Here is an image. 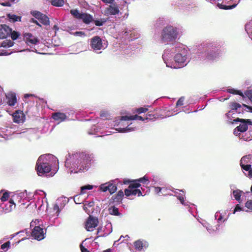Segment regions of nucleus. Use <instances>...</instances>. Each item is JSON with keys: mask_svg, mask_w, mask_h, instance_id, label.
<instances>
[{"mask_svg": "<svg viewBox=\"0 0 252 252\" xmlns=\"http://www.w3.org/2000/svg\"><path fill=\"white\" fill-rule=\"evenodd\" d=\"M189 51L184 45L175 43L164 50L162 59L168 67L179 68L189 62Z\"/></svg>", "mask_w": 252, "mask_h": 252, "instance_id": "1", "label": "nucleus"}, {"mask_svg": "<svg viewBox=\"0 0 252 252\" xmlns=\"http://www.w3.org/2000/svg\"><path fill=\"white\" fill-rule=\"evenodd\" d=\"M91 156L85 153L68 155L65 162V166L70 174L77 173L88 170L91 161Z\"/></svg>", "mask_w": 252, "mask_h": 252, "instance_id": "2", "label": "nucleus"}, {"mask_svg": "<svg viewBox=\"0 0 252 252\" xmlns=\"http://www.w3.org/2000/svg\"><path fill=\"white\" fill-rule=\"evenodd\" d=\"M58 160L51 154L43 155L39 157L36 162V170L39 176L51 171L53 176L58 170Z\"/></svg>", "mask_w": 252, "mask_h": 252, "instance_id": "3", "label": "nucleus"}, {"mask_svg": "<svg viewBox=\"0 0 252 252\" xmlns=\"http://www.w3.org/2000/svg\"><path fill=\"white\" fill-rule=\"evenodd\" d=\"M197 53L198 59L208 61L215 60L219 55L216 45L213 43H203L199 47Z\"/></svg>", "mask_w": 252, "mask_h": 252, "instance_id": "4", "label": "nucleus"}, {"mask_svg": "<svg viewBox=\"0 0 252 252\" xmlns=\"http://www.w3.org/2000/svg\"><path fill=\"white\" fill-rule=\"evenodd\" d=\"M178 29L172 26L165 27L162 30L161 40L162 43H166L175 40L178 36Z\"/></svg>", "mask_w": 252, "mask_h": 252, "instance_id": "5", "label": "nucleus"}, {"mask_svg": "<svg viewBox=\"0 0 252 252\" xmlns=\"http://www.w3.org/2000/svg\"><path fill=\"white\" fill-rule=\"evenodd\" d=\"M229 107L230 110L225 114V117L228 123L233 124L235 122L234 120L238 118L236 117V114L242 113L244 109L240 104L236 102L230 103Z\"/></svg>", "mask_w": 252, "mask_h": 252, "instance_id": "6", "label": "nucleus"}, {"mask_svg": "<svg viewBox=\"0 0 252 252\" xmlns=\"http://www.w3.org/2000/svg\"><path fill=\"white\" fill-rule=\"evenodd\" d=\"M91 46L94 52L100 53L101 52L98 51L105 49L107 47V42L102 41L100 37L96 36L91 39Z\"/></svg>", "mask_w": 252, "mask_h": 252, "instance_id": "7", "label": "nucleus"}, {"mask_svg": "<svg viewBox=\"0 0 252 252\" xmlns=\"http://www.w3.org/2000/svg\"><path fill=\"white\" fill-rule=\"evenodd\" d=\"M16 102L17 99L14 93H9L5 94L3 98L0 97V106L2 105L1 107V108L6 106L7 105L10 106H14Z\"/></svg>", "mask_w": 252, "mask_h": 252, "instance_id": "8", "label": "nucleus"}, {"mask_svg": "<svg viewBox=\"0 0 252 252\" xmlns=\"http://www.w3.org/2000/svg\"><path fill=\"white\" fill-rule=\"evenodd\" d=\"M140 186V184L136 182L132 181L130 184L127 189H125V194L126 196L130 195H137L140 196L142 195V192L139 189L137 188Z\"/></svg>", "mask_w": 252, "mask_h": 252, "instance_id": "9", "label": "nucleus"}, {"mask_svg": "<svg viewBox=\"0 0 252 252\" xmlns=\"http://www.w3.org/2000/svg\"><path fill=\"white\" fill-rule=\"evenodd\" d=\"M123 116L121 117L120 118H117L115 122V125H114V126L121 125L123 126H125V125H127V126L125 128H116V130L118 131L119 132H128L132 131H134L136 129L135 127H132L130 125H132V123L129 124L128 122H127V121H125V120H121V118Z\"/></svg>", "mask_w": 252, "mask_h": 252, "instance_id": "10", "label": "nucleus"}, {"mask_svg": "<svg viewBox=\"0 0 252 252\" xmlns=\"http://www.w3.org/2000/svg\"><path fill=\"white\" fill-rule=\"evenodd\" d=\"M118 180L116 179L111 181L102 184L99 187V189L103 192L109 191L111 194L114 193L117 190L116 183Z\"/></svg>", "mask_w": 252, "mask_h": 252, "instance_id": "11", "label": "nucleus"}, {"mask_svg": "<svg viewBox=\"0 0 252 252\" xmlns=\"http://www.w3.org/2000/svg\"><path fill=\"white\" fill-rule=\"evenodd\" d=\"M18 197L19 195H15L12 196V198H11L8 202L0 203V206L5 213L10 212L15 208L16 205L14 200L18 198Z\"/></svg>", "mask_w": 252, "mask_h": 252, "instance_id": "12", "label": "nucleus"}, {"mask_svg": "<svg viewBox=\"0 0 252 252\" xmlns=\"http://www.w3.org/2000/svg\"><path fill=\"white\" fill-rule=\"evenodd\" d=\"M45 234L46 232H44L43 229L39 226H34L32 233V236L38 241L43 239Z\"/></svg>", "mask_w": 252, "mask_h": 252, "instance_id": "13", "label": "nucleus"}, {"mask_svg": "<svg viewBox=\"0 0 252 252\" xmlns=\"http://www.w3.org/2000/svg\"><path fill=\"white\" fill-rule=\"evenodd\" d=\"M98 223V219L90 216L86 221L85 228L87 231H92L97 226Z\"/></svg>", "mask_w": 252, "mask_h": 252, "instance_id": "14", "label": "nucleus"}, {"mask_svg": "<svg viewBox=\"0 0 252 252\" xmlns=\"http://www.w3.org/2000/svg\"><path fill=\"white\" fill-rule=\"evenodd\" d=\"M234 122H240L241 123L237 127L240 129L241 132L246 131L248 128V125H252V122L250 120H244L240 118H236L234 120Z\"/></svg>", "mask_w": 252, "mask_h": 252, "instance_id": "15", "label": "nucleus"}, {"mask_svg": "<svg viewBox=\"0 0 252 252\" xmlns=\"http://www.w3.org/2000/svg\"><path fill=\"white\" fill-rule=\"evenodd\" d=\"M120 12L119 7L117 5L113 4L109 5L104 10L103 14L106 16L115 15Z\"/></svg>", "mask_w": 252, "mask_h": 252, "instance_id": "16", "label": "nucleus"}, {"mask_svg": "<svg viewBox=\"0 0 252 252\" xmlns=\"http://www.w3.org/2000/svg\"><path fill=\"white\" fill-rule=\"evenodd\" d=\"M24 39L27 44L30 46L35 45L39 42V40L30 33H25Z\"/></svg>", "mask_w": 252, "mask_h": 252, "instance_id": "17", "label": "nucleus"}, {"mask_svg": "<svg viewBox=\"0 0 252 252\" xmlns=\"http://www.w3.org/2000/svg\"><path fill=\"white\" fill-rule=\"evenodd\" d=\"M11 29L6 25H2L0 26V39L6 38L9 35Z\"/></svg>", "mask_w": 252, "mask_h": 252, "instance_id": "18", "label": "nucleus"}, {"mask_svg": "<svg viewBox=\"0 0 252 252\" xmlns=\"http://www.w3.org/2000/svg\"><path fill=\"white\" fill-rule=\"evenodd\" d=\"M25 115L22 111H16L13 114V121L16 123H23L25 120Z\"/></svg>", "mask_w": 252, "mask_h": 252, "instance_id": "19", "label": "nucleus"}, {"mask_svg": "<svg viewBox=\"0 0 252 252\" xmlns=\"http://www.w3.org/2000/svg\"><path fill=\"white\" fill-rule=\"evenodd\" d=\"M250 160L249 156H244L241 159L240 165L241 168L246 170L248 171L251 168V165L247 164Z\"/></svg>", "mask_w": 252, "mask_h": 252, "instance_id": "20", "label": "nucleus"}, {"mask_svg": "<svg viewBox=\"0 0 252 252\" xmlns=\"http://www.w3.org/2000/svg\"><path fill=\"white\" fill-rule=\"evenodd\" d=\"M174 192L176 193L175 195L180 201L182 204L185 206L189 205V203L188 201L186 202L184 200L185 192L183 190L175 189Z\"/></svg>", "mask_w": 252, "mask_h": 252, "instance_id": "21", "label": "nucleus"}, {"mask_svg": "<svg viewBox=\"0 0 252 252\" xmlns=\"http://www.w3.org/2000/svg\"><path fill=\"white\" fill-rule=\"evenodd\" d=\"M52 118L54 120L58 121L59 123H60L65 120L67 118V116L64 113L61 112H56L53 114Z\"/></svg>", "mask_w": 252, "mask_h": 252, "instance_id": "22", "label": "nucleus"}, {"mask_svg": "<svg viewBox=\"0 0 252 252\" xmlns=\"http://www.w3.org/2000/svg\"><path fill=\"white\" fill-rule=\"evenodd\" d=\"M149 118L147 117L146 118H143L141 116H138L137 115L134 116H123L121 118V120L123 121H129V120H139L140 121H144L145 120H148Z\"/></svg>", "mask_w": 252, "mask_h": 252, "instance_id": "23", "label": "nucleus"}, {"mask_svg": "<svg viewBox=\"0 0 252 252\" xmlns=\"http://www.w3.org/2000/svg\"><path fill=\"white\" fill-rule=\"evenodd\" d=\"M109 127V126H108V125H107L106 126H101V125H98L97 126H94L89 131L88 133L89 134H95L101 128H108Z\"/></svg>", "mask_w": 252, "mask_h": 252, "instance_id": "24", "label": "nucleus"}, {"mask_svg": "<svg viewBox=\"0 0 252 252\" xmlns=\"http://www.w3.org/2000/svg\"><path fill=\"white\" fill-rule=\"evenodd\" d=\"M80 19L82 20L85 24H89L93 21V18L90 14L82 13L81 17Z\"/></svg>", "mask_w": 252, "mask_h": 252, "instance_id": "25", "label": "nucleus"}, {"mask_svg": "<svg viewBox=\"0 0 252 252\" xmlns=\"http://www.w3.org/2000/svg\"><path fill=\"white\" fill-rule=\"evenodd\" d=\"M134 247L136 249L141 251L143 248L148 247V244L146 241H142L141 240H137L134 242Z\"/></svg>", "mask_w": 252, "mask_h": 252, "instance_id": "26", "label": "nucleus"}, {"mask_svg": "<svg viewBox=\"0 0 252 252\" xmlns=\"http://www.w3.org/2000/svg\"><path fill=\"white\" fill-rule=\"evenodd\" d=\"M243 191L239 189H236L233 191L232 194L235 199L238 201L239 203H241L242 202V199H241V196L242 195V193Z\"/></svg>", "mask_w": 252, "mask_h": 252, "instance_id": "27", "label": "nucleus"}, {"mask_svg": "<svg viewBox=\"0 0 252 252\" xmlns=\"http://www.w3.org/2000/svg\"><path fill=\"white\" fill-rule=\"evenodd\" d=\"M245 30L249 37L252 39V19L245 26Z\"/></svg>", "mask_w": 252, "mask_h": 252, "instance_id": "28", "label": "nucleus"}, {"mask_svg": "<svg viewBox=\"0 0 252 252\" xmlns=\"http://www.w3.org/2000/svg\"><path fill=\"white\" fill-rule=\"evenodd\" d=\"M7 17L11 22H15L17 21H21V17L15 15L13 14H8Z\"/></svg>", "mask_w": 252, "mask_h": 252, "instance_id": "29", "label": "nucleus"}, {"mask_svg": "<svg viewBox=\"0 0 252 252\" xmlns=\"http://www.w3.org/2000/svg\"><path fill=\"white\" fill-rule=\"evenodd\" d=\"M39 22L45 25H49L50 24V21L48 17L42 14L41 17L38 19Z\"/></svg>", "mask_w": 252, "mask_h": 252, "instance_id": "30", "label": "nucleus"}, {"mask_svg": "<svg viewBox=\"0 0 252 252\" xmlns=\"http://www.w3.org/2000/svg\"><path fill=\"white\" fill-rule=\"evenodd\" d=\"M13 42L11 40H6L2 41L1 46L3 48H9L12 47L13 45Z\"/></svg>", "mask_w": 252, "mask_h": 252, "instance_id": "31", "label": "nucleus"}, {"mask_svg": "<svg viewBox=\"0 0 252 252\" xmlns=\"http://www.w3.org/2000/svg\"><path fill=\"white\" fill-rule=\"evenodd\" d=\"M51 4L55 6H62L64 4L63 0H51Z\"/></svg>", "mask_w": 252, "mask_h": 252, "instance_id": "32", "label": "nucleus"}, {"mask_svg": "<svg viewBox=\"0 0 252 252\" xmlns=\"http://www.w3.org/2000/svg\"><path fill=\"white\" fill-rule=\"evenodd\" d=\"M67 201L65 198L62 197L58 199L57 203L59 204L60 208H63L65 205Z\"/></svg>", "mask_w": 252, "mask_h": 252, "instance_id": "33", "label": "nucleus"}, {"mask_svg": "<svg viewBox=\"0 0 252 252\" xmlns=\"http://www.w3.org/2000/svg\"><path fill=\"white\" fill-rule=\"evenodd\" d=\"M9 197V193L5 192L2 195H0V203H2L6 202Z\"/></svg>", "mask_w": 252, "mask_h": 252, "instance_id": "34", "label": "nucleus"}, {"mask_svg": "<svg viewBox=\"0 0 252 252\" xmlns=\"http://www.w3.org/2000/svg\"><path fill=\"white\" fill-rule=\"evenodd\" d=\"M109 212L111 215H113L118 216L120 214L118 209L114 206L110 207L109 209Z\"/></svg>", "mask_w": 252, "mask_h": 252, "instance_id": "35", "label": "nucleus"}, {"mask_svg": "<svg viewBox=\"0 0 252 252\" xmlns=\"http://www.w3.org/2000/svg\"><path fill=\"white\" fill-rule=\"evenodd\" d=\"M70 13L73 15L74 17L80 19L81 17L82 13H79L77 9H72L70 10Z\"/></svg>", "mask_w": 252, "mask_h": 252, "instance_id": "36", "label": "nucleus"}, {"mask_svg": "<svg viewBox=\"0 0 252 252\" xmlns=\"http://www.w3.org/2000/svg\"><path fill=\"white\" fill-rule=\"evenodd\" d=\"M9 35H11V37L12 40H16L18 37L20 36V34L19 32H16L15 31H12L11 29V31L10 32Z\"/></svg>", "mask_w": 252, "mask_h": 252, "instance_id": "37", "label": "nucleus"}, {"mask_svg": "<svg viewBox=\"0 0 252 252\" xmlns=\"http://www.w3.org/2000/svg\"><path fill=\"white\" fill-rule=\"evenodd\" d=\"M134 182H136L137 183H139V182L142 183L143 184L148 185L149 183L148 178L145 176L143 178H141L138 180L134 181Z\"/></svg>", "mask_w": 252, "mask_h": 252, "instance_id": "38", "label": "nucleus"}, {"mask_svg": "<svg viewBox=\"0 0 252 252\" xmlns=\"http://www.w3.org/2000/svg\"><path fill=\"white\" fill-rule=\"evenodd\" d=\"M42 224V220H35L34 221H32L31 222V227H33L35 226H39Z\"/></svg>", "mask_w": 252, "mask_h": 252, "instance_id": "39", "label": "nucleus"}, {"mask_svg": "<svg viewBox=\"0 0 252 252\" xmlns=\"http://www.w3.org/2000/svg\"><path fill=\"white\" fill-rule=\"evenodd\" d=\"M93 188V186L92 185H88L83 186L81 188V194H84L85 193V190L87 189L90 190Z\"/></svg>", "mask_w": 252, "mask_h": 252, "instance_id": "40", "label": "nucleus"}, {"mask_svg": "<svg viewBox=\"0 0 252 252\" xmlns=\"http://www.w3.org/2000/svg\"><path fill=\"white\" fill-rule=\"evenodd\" d=\"M228 92L232 94H239L243 96V93L239 90H235L233 88L229 89L227 90Z\"/></svg>", "mask_w": 252, "mask_h": 252, "instance_id": "41", "label": "nucleus"}, {"mask_svg": "<svg viewBox=\"0 0 252 252\" xmlns=\"http://www.w3.org/2000/svg\"><path fill=\"white\" fill-rule=\"evenodd\" d=\"M218 6L220 9H233V8L235 7L237 5V4H233L231 6H226L220 4H218Z\"/></svg>", "mask_w": 252, "mask_h": 252, "instance_id": "42", "label": "nucleus"}, {"mask_svg": "<svg viewBox=\"0 0 252 252\" xmlns=\"http://www.w3.org/2000/svg\"><path fill=\"white\" fill-rule=\"evenodd\" d=\"M245 207L248 211H252V200L247 201L245 203Z\"/></svg>", "mask_w": 252, "mask_h": 252, "instance_id": "43", "label": "nucleus"}, {"mask_svg": "<svg viewBox=\"0 0 252 252\" xmlns=\"http://www.w3.org/2000/svg\"><path fill=\"white\" fill-rule=\"evenodd\" d=\"M205 227H206V229H207V231L210 233H212L213 232L216 231L217 230H218L219 229V227H220V225H219V224L217 225V226H216L215 229H213L212 226H206Z\"/></svg>", "mask_w": 252, "mask_h": 252, "instance_id": "44", "label": "nucleus"}, {"mask_svg": "<svg viewBox=\"0 0 252 252\" xmlns=\"http://www.w3.org/2000/svg\"><path fill=\"white\" fill-rule=\"evenodd\" d=\"M245 211L246 212H248V210H245V209H244V208L241 207L239 204H237L234 211H233V214H235L236 212H238V211Z\"/></svg>", "mask_w": 252, "mask_h": 252, "instance_id": "45", "label": "nucleus"}, {"mask_svg": "<svg viewBox=\"0 0 252 252\" xmlns=\"http://www.w3.org/2000/svg\"><path fill=\"white\" fill-rule=\"evenodd\" d=\"M131 32V30L130 29H125L124 31H123L121 32L122 35H125L126 36H126L130 33V32Z\"/></svg>", "mask_w": 252, "mask_h": 252, "instance_id": "46", "label": "nucleus"}, {"mask_svg": "<svg viewBox=\"0 0 252 252\" xmlns=\"http://www.w3.org/2000/svg\"><path fill=\"white\" fill-rule=\"evenodd\" d=\"M32 14L33 15V16H34L35 18H36L38 20L39 19V18L42 15V14L40 12L37 11H34L32 12Z\"/></svg>", "mask_w": 252, "mask_h": 252, "instance_id": "47", "label": "nucleus"}, {"mask_svg": "<svg viewBox=\"0 0 252 252\" xmlns=\"http://www.w3.org/2000/svg\"><path fill=\"white\" fill-rule=\"evenodd\" d=\"M148 109L147 108L141 107V108L136 109V112L138 113V114H141V113H145V112H147L148 111Z\"/></svg>", "mask_w": 252, "mask_h": 252, "instance_id": "48", "label": "nucleus"}, {"mask_svg": "<svg viewBox=\"0 0 252 252\" xmlns=\"http://www.w3.org/2000/svg\"><path fill=\"white\" fill-rule=\"evenodd\" d=\"M184 99L185 98L184 97H181V98H180L178 101L177 102L176 106H180L183 105Z\"/></svg>", "mask_w": 252, "mask_h": 252, "instance_id": "49", "label": "nucleus"}, {"mask_svg": "<svg viewBox=\"0 0 252 252\" xmlns=\"http://www.w3.org/2000/svg\"><path fill=\"white\" fill-rule=\"evenodd\" d=\"M10 243L9 241L4 243L3 244H2L1 246V249L2 250H4L5 248H9L10 247Z\"/></svg>", "mask_w": 252, "mask_h": 252, "instance_id": "50", "label": "nucleus"}, {"mask_svg": "<svg viewBox=\"0 0 252 252\" xmlns=\"http://www.w3.org/2000/svg\"><path fill=\"white\" fill-rule=\"evenodd\" d=\"M72 34L76 36H82L85 35V33L83 32H76Z\"/></svg>", "mask_w": 252, "mask_h": 252, "instance_id": "51", "label": "nucleus"}, {"mask_svg": "<svg viewBox=\"0 0 252 252\" xmlns=\"http://www.w3.org/2000/svg\"><path fill=\"white\" fill-rule=\"evenodd\" d=\"M11 53V52H8L7 51H4V50L2 49H0V55H4V56H6V55H10V54Z\"/></svg>", "mask_w": 252, "mask_h": 252, "instance_id": "52", "label": "nucleus"}, {"mask_svg": "<svg viewBox=\"0 0 252 252\" xmlns=\"http://www.w3.org/2000/svg\"><path fill=\"white\" fill-rule=\"evenodd\" d=\"M94 23L95 25L97 26H102L104 21H99V20H95L94 21Z\"/></svg>", "mask_w": 252, "mask_h": 252, "instance_id": "53", "label": "nucleus"}, {"mask_svg": "<svg viewBox=\"0 0 252 252\" xmlns=\"http://www.w3.org/2000/svg\"><path fill=\"white\" fill-rule=\"evenodd\" d=\"M60 208V206L59 204H58L57 203L54 206V210L55 211H57V216L59 215Z\"/></svg>", "mask_w": 252, "mask_h": 252, "instance_id": "54", "label": "nucleus"}, {"mask_svg": "<svg viewBox=\"0 0 252 252\" xmlns=\"http://www.w3.org/2000/svg\"><path fill=\"white\" fill-rule=\"evenodd\" d=\"M79 196L78 195H77L74 197V201L76 204H80L81 201L79 199Z\"/></svg>", "mask_w": 252, "mask_h": 252, "instance_id": "55", "label": "nucleus"}, {"mask_svg": "<svg viewBox=\"0 0 252 252\" xmlns=\"http://www.w3.org/2000/svg\"><path fill=\"white\" fill-rule=\"evenodd\" d=\"M163 189H164L163 188H161L159 187H155V191L157 193H159V192H161V191L162 190H163Z\"/></svg>", "mask_w": 252, "mask_h": 252, "instance_id": "56", "label": "nucleus"}, {"mask_svg": "<svg viewBox=\"0 0 252 252\" xmlns=\"http://www.w3.org/2000/svg\"><path fill=\"white\" fill-rule=\"evenodd\" d=\"M240 132H241L240 129H239L237 127L235 128L233 131V133L236 136L238 135Z\"/></svg>", "mask_w": 252, "mask_h": 252, "instance_id": "57", "label": "nucleus"}, {"mask_svg": "<svg viewBox=\"0 0 252 252\" xmlns=\"http://www.w3.org/2000/svg\"><path fill=\"white\" fill-rule=\"evenodd\" d=\"M88 207L87 206V203H86L84 205L83 209L87 214H89L90 213V211L88 210Z\"/></svg>", "mask_w": 252, "mask_h": 252, "instance_id": "58", "label": "nucleus"}, {"mask_svg": "<svg viewBox=\"0 0 252 252\" xmlns=\"http://www.w3.org/2000/svg\"><path fill=\"white\" fill-rule=\"evenodd\" d=\"M117 195H118V197H119V199L121 198V197H122L124 196L123 191L122 190H119L118 192Z\"/></svg>", "mask_w": 252, "mask_h": 252, "instance_id": "59", "label": "nucleus"}, {"mask_svg": "<svg viewBox=\"0 0 252 252\" xmlns=\"http://www.w3.org/2000/svg\"><path fill=\"white\" fill-rule=\"evenodd\" d=\"M0 4L4 6H11L10 3L8 1L1 2V3H0Z\"/></svg>", "mask_w": 252, "mask_h": 252, "instance_id": "60", "label": "nucleus"}, {"mask_svg": "<svg viewBox=\"0 0 252 252\" xmlns=\"http://www.w3.org/2000/svg\"><path fill=\"white\" fill-rule=\"evenodd\" d=\"M242 106V107H244L247 108L249 110V111H250L251 112H252V106H248L246 104H243V105Z\"/></svg>", "mask_w": 252, "mask_h": 252, "instance_id": "61", "label": "nucleus"}, {"mask_svg": "<svg viewBox=\"0 0 252 252\" xmlns=\"http://www.w3.org/2000/svg\"><path fill=\"white\" fill-rule=\"evenodd\" d=\"M80 249L82 252H89L88 250L84 247L82 245H80Z\"/></svg>", "mask_w": 252, "mask_h": 252, "instance_id": "62", "label": "nucleus"}, {"mask_svg": "<svg viewBox=\"0 0 252 252\" xmlns=\"http://www.w3.org/2000/svg\"><path fill=\"white\" fill-rule=\"evenodd\" d=\"M248 171V176L250 178H252V169L251 168H250V169Z\"/></svg>", "mask_w": 252, "mask_h": 252, "instance_id": "63", "label": "nucleus"}, {"mask_svg": "<svg viewBox=\"0 0 252 252\" xmlns=\"http://www.w3.org/2000/svg\"><path fill=\"white\" fill-rule=\"evenodd\" d=\"M248 94H249V97L252 103V90L250 91Z\"/></svg>", "mask_w": 252, "mask_h": 252, "instance_id": "64", "label": "nucleus"}]
</instances>
